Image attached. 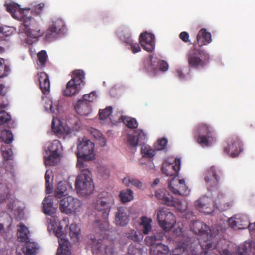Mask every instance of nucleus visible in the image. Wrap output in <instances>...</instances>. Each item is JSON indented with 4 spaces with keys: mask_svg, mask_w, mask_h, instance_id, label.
Segmentation results:
<instances>
[{
    "mask_svg": "<svg viewBox=\"0 0 255 255\" xmlns=\"http://www.w3.org/2000/svg\"><path fill=\"white\" fill-rule=\"evenodd\" d=\"M191 229L199 236V243L202 250L200 255H219L216 249L217 239L212 234L209 226L203 222L195 221L192 223Z\"/></svg>",
    "mask_w": 255,
    "mask_h": 255,
    "instance_id": "obj_1",
    "label": "nucleus"
},
{
    "mask_svg": "<svg viewBox=\"0 0 255 255\" xmlns=\"http://www.w3.org/2000/svg\"><path fill=\"white\" fill-rule=\"evenodd\" d=\"M193 133L197 142L203 147L211 145L216 138L214 128L204 123H201L196 126Z\"/></svg>",
    "mask_w": 255,
    "mask_h": 255,
    "instance_id": "obj_2",
    "label": "nucleus"
},
{
    "mask_svg": "<svg viewBox=\"0 0 255 255\" xmlns=\"http://www.w3.org/2000/svg\"><path fill=\"white\" fill-rule=\"evenodd\" d=\"M79 141L76 154L77 157V167L81 169L85 167L84 161L91 160L94 158L95 145L86 138H83L82 140H79Z\"/></svg>",
    "mask_w": 255,
    "mask_h": 255,
    "instance_id": "obj_3",
    "label": "nucleus"
},
{
    "mask_svg": "<svg viewBox=\"0 0 255 255\" xmlns=\"http://www.w3.org/2000/svg\"><path fill=\"white\" fill-rule=\"evenodd\" d=\"M81 173L75 181V189L77 193L82 196L90 195L94 190V185L90 177L91 172L87 168H82Z\"/></svg>",
    "mask_w": 255,
    "mask_h": 255,
    "instance_id": "obj_4",
    "label": "nucleus"
},
{
    "mask_svg": "<svg viewBox=\"0 0 255 255\" xmlns=\"http://www.w3.org/2000/svg\"><path fill=\"white\" fill-rule=\"evenodd\" d=\"M114 204L113 196L107 192H103L98 196L96 201L93 203L92 207L101 214L103 219H107Z\"/></svg>",
    "mask_w": 255,
    "mask_h": 255,
    "instance_id": "obj_5",
    "label": "nucleus"
},
{
    "mask_svg": "<svg viewBox=\"0 0 255 255\" xmlns=\"http://www.w3.org/2000/svg\"><path fill=\"white\" fill-rule=\"evenodd\" d=\"M187 61L190 67L199 69L204 68L208 63L209 54L203 50L198 49L195 45L187 54Z\"/></svg>",
    "mask_w": 255,
    "mask_h": 255,
    "instance_id": "obj_6",
    "label": "nucleus"
},
{
    "mask_svg": "<svg viewBox=\"0 0 255 255\" xmlns=\"http://www.w3.org/2000/svg\"><path fill=\"white\" fill-rule=\"evenodd\" d=\"M85 73L81 70H75L72 72V78L66 85L63 92L64 96L70 97L78 93L84 85Z\"/></svg>",
    "mask_w": 255,
    "mask_h": 255,
    "instance_id": "obj_7",
    "label": "nucleus"
},
{
    "mask_svg": "<svg viewBox=\"0 0 255 255\" xmlns=\"http://www.w3.org/2000/svg\"><path fill=\"white\" fill-rule=\"evenodd\" d=\"M223 175L222 170L215 166H211L205 172L204 180L209 190L218 188Z\"/></svg>",
    "mask_w": 255,
    "mask_h": 255,
    "instance_id": "obj_8",
    "label": "nucleus"
},
{
    "mask_svg": "<svg viewBox=\"0 0 255 255\" xmlns=\"http://www.w3.org/2000/svg\"><path fill=\"white\" fill-rule=\"evenodd\" d=\"M243 150L242 141L236 135L229 137L224 145V152L232 157H237Z\"/></svg>",
    "mask_w": 255,
    "mask_h": 255,
    "instance_id": "obj_9",
    "label": "nucleus"
},
{
    "mask_svg": "<svg viewBox=\"0 0 255 255\" xmlns=\"http://www.w3.org/2000/svg\"><path fill=\"white\" fill-rule=\"evenodd\" d=\"M157 220L159 226L164 230H169L176 223L175 217L167 208H162L157 213Z\"/></svg>",
    "mask_w": 255,
    "mask_h": 255,
    "instance_id": "obj_10",
    "label": "nucleus"
},
{
    "mask_svg": "<svg viewBox=\"0 0 255 255\" xmlns=\"http://www.w3.org/2000/svg\"><path fill=\"white\" fill-rule=\"evenodd\" d=\"M61 143L58 140H54L47 147V157H45L44 163L46 166H54L60 159Z\"/></svg>",
    "mask_w": 255,
    "mask_h": 255,
    "instance_id": "obj_11",
    "label": "nucleus"
},
{
    "mask_svg": "<svg viewBox=\"0 0 255 255\" xmlns=\"http://www.w3.org/2000/svg\"><path fill=\"white\" fill-rule=\"evenodd\" d=\"M81 206L79 200L71 196L64 197L59 201V209L66 214H71L79 211Z\"/></svg>",
    "mask_w": 255,
    "mask_h": 255,
    "instance_id": "obj_12",
    "label": "nucleus"
},
{
    "mask_svg": "<svg viewBox=\"0 0 255 255\" xmlns=\"http://www.w3.org/2000/svg\"><path fill=\"white\" fill-rule=\"evenodd\" d=\"M5 6L6 10L14 18L23 22L27 25L30 19L26 16L31 12L30 8H21L19 5L14 2L7 3Z\"/></svg>",
    "mask_w": 255,
    "mask_h": 255,
    "instance_id": "obj_13",
    "label": "nucleus"
},
{
    "mask_svg": "<svg viewBox=\"0 0 255 255\" xmlns=\"http://www.w3.org/2000/svg\"><path fill=\"white\" fill-rule=\"evenodd\" d=\"M26 17L30 19L27 25L22 22L24 27L23 29L24 31L27 35L28 39L31 38L34 39V41H37L43 34V32L40 30L37 22L31 16V13Z\"/></svg>",
    "mask_w": 255,
    "mask_h": 255,
    "instance_id": "obj_14",
    "label": "nucleus"
},
{
    "mask_svg": "<svg viewBox=\"0 0 255 255\" xmlns=\"http://www.w3.org/2000/svg\"><path fill=\"white\" fill-rule=\"evenodd\" d=\"M101 239L91 237L90 245L93 254L113 255L114 249L111 246L106 245Z\"/></svg>",
    "mask_w": 255,
    "mask_h": 255,
    "instance_id": "obj_15",
    "label": "nucleus"
},
{
    "mask_svg": "<svg viewBox=\"0 0 255 255\" xmlns=\"http://www.w3.org/2000/svg\"><path fill=\"white\" fill-rule=\"evenodd\" d=\"M168 188L170 191L175 194L186 196L189 194L190 190L183 179H180L178 176L173 177L168 183Z\"/></svg>",
    "mask_w": 255,
    "mask_h": 255,
    "instance_id": "obj_16",
    "label": "nucleus"
},
{
    "mask_svg": "<svg viewBox=\"0 0 255 255\" xmlns=\"http://www.w3.org/2000/svg\"><path fill=\"white\" fill-rule=\"evenodd\" d=\"M214 206L221 211L230 209L234 205V199L231 197L226 196L223 193H219L213 201Z\"/></svg>",
    "mask_w": 255,
    "mask_h": 255,
    "instance_id": "obj_17",
    "label": "nucleus"
},
{
    "mask_svg": "<svg viewBox=\"0 0 255 255\" xmlns=\"http://www.w3.org/2000/svg\"><path fill=\"white\" fill-rule=\"evenodd\" d=\"M54 232L55 236L59 239V247L57 249L56 255H68L70 243L68 240L62 237L63 236L62 227H58Z\"/></svg>",
    "mask_w": 255,
    "mask_h": 255,
    "instance_id": "obj_18",
    "label": "nucleus"
},
{
    "mask_svg": "<svg viewBox=\"0 0 255 255\" xmlns=\"http://www.w3.org/2000/svg\"><path fill=\"white\" fill-rule=\"evenodd\" d=\"M140 44L143 49L148 52H152L155 48V36L150 33L145 32L139 37Z\"/></svg>",
    "mask_w": 255,
    "mask_h": 255,
    "instance_id": "obj_19",
    "label": "nucleus"
},
{
    "mask_svg": "<svg viewBox=\"0 0 255 255\" xmlns=\"http://www.w3.org/2000/svg\"><path fill=\"white\" fill-rule=\"evenodd\" d=\"M180 163L179 158H175L172 163H164L161 168L162 172L168 176H177L180 168Z\"/></svg>",
    "mask_w": 255,
    "mask_h": 255,
    "instance_id": "obj_20",
    "label": "nucleus"
},
{
    "mask_svg": "<svg viewBox=\"0 0 255 255\" xmlns=\"http://www.w3.org/2000/svg\"><path fill=\"white\" fill-rule=\"evenodd\" d=\"M156 197L160 200L161 203L168 206L176 207L179 204V201L169 194L168 191L164 189H159L156 193Z\"/></svg>",
    "mask_w": 255,
    "mask_h": 255,
    "instance_id": "obj_21",
    "label": "nucleus"
},
{
    "mask_svg": "<svg viewBox=\"0 0 255 255\" xmlns=\"http://www.w3.org/2000/svg\"><path fill=\"white\" fill-rule=\"evenodd\" d=\"M213 202L211 198L204 196L197 200L195 205L200 212L209 214L213 211Z\"/></svg>",
    "mask_w": 255,
    "mask_h": 255,
    "instance_id": "obj_22",
    "label": "nucleus"
},
{
    "mask_svg": "<svg viewBox=\"0 0 255 255\" xmlns=\"http://www.w3.org/2000/svg\"><path fill=\"white\" fill-rule=\"evenodd\" d=\"M129 221V216L128 215L126 209L123 207L117 208L115 213L114 222L116 225L121 227L126 226Z\"/></svg>",
    "mask_w": 255,
    "mask_h": 255,
    "instance_id": "obj_23",
    "label": "nucleus"
},
{
    "mask_svg": "<svg viewBox=\"0 0 255 255\" xmlns=\"http://www.w3.org/2000/svg\"><path fill=\"white\" fill-rule=\"evenodd\" d=\"M135 135L128 134V144L135 147L138 143H143L146 139V135L142 130H137Z\"/></svg>",
    "mask_w": 255,
    "mask_h": 255,
    "instance_id": "obj_24",
    "label": "nucleus"
},
{
    "mask_svg": "<svg viewBox=\"0 0 255 255\" xmlns=\"http://www.w3.org/2000/svg\"><path fill=\"white\" fill-rule=\"evenodd\" d=\"M51 128L52 131L59 137H64L69 133V131L62 125L60 120L54 117L52 119Z\"/></svg>",
    "mask_w": 255,
    "mask_h": 255,
    "instance_id": "obj_25",
    "label": "nucleus"
},
{
    "mask_svg": "<svg viewBox=\"0 0 255 255\" xmlns=\"http://www.w3.org/2000/svg\"><path fill=\"white\" fill-rule=\"evenodd\" d=\"M30 232L28 228L22 223L17 225V237L19 242L27 243L29 241Z\"/></svg>",
    "mask_w": 255,
    "mask_h": 255,
    "instance_id": "obj_26",
    "label": "nucleus"
},
{
    "mask_svg": "<svg viewBox=\"0 0 255 255\" xmlns=\"http://www.w3.org/2000/svg\"><path fill=\"white\" fill-rule=\"evenodd\" d=\"M40 88L44 95H47L50 92V81L48 75L44 72H40L38 74Z\"/></svg>",
    "mask_w": 255,
    "mask_h": 255,
    "instance_id": "obj_27",
    "label": "nucleus"
},
{
    "mask_svg": "<svg viewBox=\"0 0 255 255\" xmlns=\"http://www.w3.org/2000/svg\"><path fill=\"white\" fill-rule=\"evenodd\" d=\"M211 41V34L206 29L202 28L198 32L197 35V44L199 47L207 45Z\"/></svg>",
    "mask_w": 255,
    "mask_h": 255,
    "instance_id": "obj_28",
    "label": "nucleus"
},
{
    "mask_svg": "<svg viewBox=\"0 0 255 255\" xmlns=\"http://www.w3.org/2000/svg\"><path fill=\"white\" fill-rule=\"evenodd\" d=\"M42 205V211L45 215L52 216L56 212V208L53 207V200L49 196L44 199Z\"/></svg>",
    "mask_w": 255,
    "mask_h": 255,
    "instance_id": "obj_29",
    "label": "nucleus"
},
{
    "mask_svg": "<svg viewBox=\"0 0 255 255\" xmlns=\"http://www.w3.org/2000/svg\"><path fill=\"white\" fill-rule=\"evenodd\" d=\"M144 68L146 71L154 74L157 70V59L149 56L144 61Z\"/></svg>",
    "mask_w": 255,
    "mask_h": 255,
    "instance_id": "obj_30",
    "label": "nucleus"
},
{
    "mask_svg": "<svg viewBox=\"0 0 255 255\" xmlns=\"http://www.w3.org/2000/svg\"><path fill=\"white\" fill-rule=\"evenodd\" d=\"M76 112L82 116H87L91 111L90 106L87 102L79 100L74 106Z\"/></svg>",
    "mask_w": 255,
    "mask_h": 255,
    "instance_id": "obj_31",
    "label": "nucleus"
},
{
    "mask_svg": "<svg viewBox=\"0 0 255 255\" xmlns=\"http://www.w3.org/2000/svg\"><path fill=\"white\" fill-rule=\"evenodd\" d=\"M68 184L66 182L60 181L58 182L57 187L54 190V196L56 199H61L66 197L68 195L67 186Z\"/></svg>",
    "mask_w": 255,
    "mask_h": 255,
    "instance_id": "obj_32",
    "label": "nucleus"
},
{
    "mask_svg": "<svg viewBox=\"0 0 255 255\" xmlns=\"http://www.w3.org/2000/svg\"><path fill=\"white\" fill-rule=\"evenodd\" d=\"M14 31L15 29L12 27L8 26H0V39L8 41V40L6 39V38L10 36Z\"/></svg>",
    "mask_w": 255,
    "mask_h": 255,
    "instance_id": "obj_33",
    "label": "nucleus"
},
{
    "mask_svg": "<svg viewBox=\"0 0 255 255\" xmlns=\"http://www.w3.org/2000/svg\"><path fill=\"white\" fill-rule=\"evenodd\" d=\"M252 242H245L244 244L240 245L238 248V255H249L252 249Z\"/></svg>",
    "mask_w": 255,
    "mask_h": 255,
    "instance_id": "obj_34",
    "label": "nucleus"
},
{
    "mask_svg": "<svg viewBox=\"0 0 255 255\" xmlns=\"http://www.w3.org/2000/svg\"><path fill=\"white\" fill-rule=\"evenodd\" d=\"M103 219V221L100 220L95 221L93 225L95 228L98 229L101 232H107L110 228L108 218Z\"/></svg>",
    "mask_w": 255,
    "mask_h": 255,
    "instance_id": "obj_35",
    "label": "nucleus"
},
{
    "mask_svg": "<svg viewBox=\"0 0 255 255\" xmlns=\"http://www.w3.org/2000/svg\"><path fill=\"white\" fill-rule=\"evenodd\" d=\"M69 235L73 242L77 243L79 241L80 229L76 224H71Z\"/></svg>",
    "mask_w": 255,
    "mask_h": 255,
    "instance_id": "obj_36",
    "label": "nucleus"
},
{
    "mask_svg": "<svg viewBox=\"0 0 255 255\" xmlns=\"http://www.w3.org/2000/svg\"><path fill=\"white\" fill-rule=\"evenodd\" d=\"M151 222L152 220L150 218L144 216L141 218L140 225L142 227V232L143 234L146 235L151 231L152 228Z\"/></svg>",
    "mask_w": 255,
    "mask_h": 255,
    "instance_id": "obj_37",
    "label": "nucleus"
},
{
    "mask_svg": "<svg viewBox=\"0 0 255 255\" xmlns=\"http://www.w3.org/2000/svg\"><path fill=\"white\" fill-rule=\"evenodd\" d=\"M60 34L61 33L57 29H55L54 26L50 25L46 32L45 38L46 40L51 41L57 38Z\"/></svg>",
    "mask_w": 255,
    "mask_h": 255,
    "instance_id": "obj_38",
    "label": "nucleus"
},
{
    "mask_svg": "<svg viewBox=\"0 0 255 255\" xmlns=\"http://www.w3.org/2000/svg\"><path fill=\"white\" fill-rule=\"evenodd\" d=\"M124 236L135 242H140L142 239L141 235L133 229H130L126 232L124 233Z\"/></svg>",
    "mask_w": 255,
    "mask_h": 255,
    "instance_id": "obj_39",
    "label": "nucleus"
},
{
    "mask_svg": "<svg viewBox=\"0 0 255 255\" xmlns=\"http://www.w3.org/2000/svg\"><path fill=\"white\" fill-rule=\"evenodd\" d=\"M26 244L25 251L24 254L25 255H35L38 249L37 244L34 242L28 241Z\"/></svg>",
    "mask_w": 255,
    "mask_h": 255,
    "instance_id": "obj_40",
    "label": "nucleus"
},
{
    "mask_svg": "<svg viewBox=\"0 0 255 255\" xmlns=\"http://www.w3.org/2000/svg\"><path fill=\"white\" fill-rule=\"evenodd\" d=\"M121 200L123 203H127L130 201L133 198V192L129 189L123 190L119 195Z\"/></svg>",
    "mask_w": 255,
    "mask_h": 255,
    "instance_id": "obj_41",
    "label": "nucleus"
},
{
    "mask_svg": "<svg viewBox=\"0 0 255 255\" xmlns=\"http://www.w3.org/2000/svg\"><path fill=\"white\" fill-rule=\"evenodd\" d=\"M52 22V23L50 25L51 26H54L60 33L63 32L65 24L63 19L59 17H55L53 18Z\"/></svg>",
    "mask_w": 255,
    "mask_h": 255,
    "instance_id": "obj_42",
    "label": "nucleus"
},
{
    "mask_svg": "<svg viewBox=\"0 0 255 255\" xmlns=\"http://www.w3.org/2000/svg\"><path fill=\"white\" fill-rule=\"evenodd\" d=\"M154 252H156V255H167L169 253V248L168 246L161 243H157L155 247H152Z\"/></svg>",
    "mask_w": 255,
    "mask_h": 255,
    "instance_id": "obj_43",
    "label": "nucleus"
},
{
    "mask_svg": "<svg viewBox=\"0 0 255 255\" xmlns=\"http://www.w3.org/2000/svg\"><path fill=\"white\" fill-rule=\"evenodd\" d=\"M52 173V170H47L45 174V191L47 194L52 193L53 190L52 183H50V177Z\"/></svg>",
    "mask_w": 255,
    "mask_h": 255,
    "instance_id": "obj_44",
    "label": "nucleus"
},
{
    "mask_svg": "<svg viewBox=\"0 0 255 255\" xmlns=\"http://www.w3.org/2000/svg\"><path fill=\"white\" fill-rule=\"evenodd\" d=\"M1 150L3 158L5 160L12 159L13 153L11 148L9 147V145H1Z\"/></svg>",
    "mask_w": 255,
    "mask_h": 255,
    "instance_id": "obj_45",
    "label": "nucleus"
},
{
    "mask_svg": "<svg viewBox=\"0 0 255 255\" xmlns=\"http://www.w3.org/2000/svg\"><path fill=\"white\" fill-rule=\"evenodd\" d=\"M123 182L124 184L128 186L133 185L138 188H140L142 187V183L139 180L133 178L125 177L123 179Z\"/></svg>",
    "mask_w": 255,
    "mask_h": 255,
    "instance_id": "obj_46",
    "label": "nucleus"
},
{
    "mask_svg": "<svg viewBox=\"0 0 255 255\" xmlns=\"http://www.w3.org/2000/svg\"><path fill=\"white\" fill-rule=\"evenodd\" d=\"M141 152L143 156L146 158H152L155 154V150L152 149L150 146H142Z\"/></svg>",
    "mask_w": 255,
    "mask_h": 255,
    "instance_id": "obj_47",
    "label": "nucleus"
},
{
    "mask_svg": "<svg viewBox=\"0 0 255 255\" xmlns=\"http://www.w3.org/2000/svg\"><path fill=\"white\" fill-rule=\"evenodd\" d=\"M13 134L8 130H3L1 134V139L6 144H9L13 140Z\"/></svg>",
    "mask_w": 255,
    "mask_h": 255,
    "instance_id": "obj_48",
    "label": "nucleus"
},
{
    "mask_svg": "<svg viewBox=\"0 0 255 255\" xmlns=\"http://www.w3.org/2000/svg\"><path fill=\"white\" fill-rule=\"evenodd\" d=\"M112 107H108L104 110H100L99 112V118L101 120L107 119L112 113Z\"/></svg>",
    "mask_w": 255,
    "mask_h": 255,
    "instance_id": "obj_49",
    "label": "nucleus"
},
{
    "mask_svg": "<svg viewBox=\"0 0 255 255\" xmlns=\"http://www.w3.org/2000/svg\"><path fill=\"white\" fill-rule=\"evenodd\" d=\"M37 57L41 67H45L48 58L46 52L45 50H41L37 54Z\"/></svg>",
    "mask_w": 255,
    "mask_h": 255,
    "instance_id": "obj_50",
    "label": "nucleus"
},
{
    "mask_svg": "<svg viewBox=\"0 0 255 255\" xmlns=\"http://www.w3.org/2000/svg\"><path fill=\"white\" fill-rule=\"evenodd\" d=\"M124 123L126 126L130 128H136L138 126V124L134 118L128 117L124 119Z\"/></svg>",
    "mask_w": 255,
    "mask_h": 255,
    "instance_id": "obj_51",
    "label": "nucleus"
},
{
    "mask_svg": "<svg viewBox=\"0 0 255 255\" xmlns=\"http://www.w3.org/2000/svg\"><path fill=\"white\" fill-rule=\"evenodd\" d=\"M143 253L142 249L130 245L128 248V255H143Z\"/></svg>",
    "mask_w": 255,
    "mask_h": 255,
    "instance_id": "obj_52",
    "label": "nucleus"
},
{
    "mask_svg": "<svg viewBox=\"0 0 255 255\" xmlns=\"http://www.w3.org/2000/svg\"><path fill=\"white\" fill-rule=\"evenodd\" d=\"M45 108L46 111L50 110L51 113H56V112H58V107L56 104H53L52 101L48 100L45 103Z\"/></svg>",
    "mask_w": 255,
    "mask_h": 255,
    "instance_id": "obj_53",
    "label": "nucleus"
},
{
    "mask_svg": "<svg viewBox=\"0 0 255 255\" xmlns=\"http://www.w3.org/2000/svg\"><path fill=\"white\" fill-rule=\"evenodd\" d=\"M11 120V116L4 111H0V124L7 123Z\"/></svg>",
    "mask_w": 255,
    "mask_h": 255,
    "instance_id": "obj_54",
    "label": "nucleus"
},
{
    "mask_svg": "<svg viewBox=\"0 0 255 255\" xmlns=\"http://www.w3.org/2000/svg\"><path fill=\"white\" fill-rule=\"evenodd\" d=\"M94 136L96 138L99 139L101 141L100 144L101 146H104L106 145V139L103 137V135L97 130L94 129L93 131Z\"/></svg>",
    "mask_w": 255,
    "mask_h": 255,
    "instance_id": "obj_55",
    "label": "nucleus"
},
{
    "mask_svg": "<svg viewBox=\"0 0 255 255\" xmlns=\"http://www.w3.org/2000/svg\"><path fill=\"white\" fill-rule=\"evenodd\" d=\"M96 98L97 96L94 92H92L89 94H85L83 97V101L86 102H93L96 99Z\"/></svg>",
    "mask_w": 255,
    "mask_h": 255,
    "instance_id": "obj_56",
    "label": "nucleus"
},
{
    "mask_svg": "<svg viewBox=\"0 0 255 255\" xmlns=\"http://www.w3.org/2000/svg\"><path fill=\"white\" fill-rule=\"evenodd\" d=\"M154 235H152L151 236L146 237L145 239V242L147 245L153 247L154 245H156V239H155Z\"/></svg>",
    "mask_w": 255,
    "mask_h": 255,
    "instance_id": "obj_57",
    "label": "nucleus"
},
{
    "mask_svg": "<svg viewBox=\"0 0 255 255\" xmlns=\"http://www.w3.org/2000/svg\"><path fill=\"white\" fill-rule=\"evenodd\" d=\"M159 66V69L162 71H165L168 68V65L167 63L164 60L159 61L157 59V66Z\"/></svg>",
    "mask_w": 255,
    "mask_h": 255,
    "instance_id": "obj_58",
    "label": "nucleus"
},
{
    "mask_svg": "<svg viewBox=\"0 0 255 255\" xmlns=\"http://www.w3.org/2000/svg\"><path fill=\"white\" fill-rule=\"evenodd\" d=\"M10 46V43L9 41L2 40L1 41L0 44V54L3 53L5 51V48H8Z\"/></svg>",
    "mask_w": 255,
    "mask_h": 255,
    "instance_id": "obj_59",
    "label": "nucleus"
},
{
    "mask_svg": "<svg viewBox=\"0 0 255 255\" xmlns=\"http://www.w3.org/2000/svg\"><path fill=\"white\" fill-rule=\"evenodd\" d=\"M130 45V50L133 54L137 53L141 51L140 47L139 44L137 43H131Z\"/></svg>",
    "mask_w": 255,
    "mask_h": 255,
    "instance_id": "obj_60",
    "label": "nucleus"
},
{
    "mask_svg": "<svg viewBox=\"0 0 255 255\" xmlns=\"http://www.w3.org/2000/svg\"><path fill=\"white\" fill-rule=\"evenodd\" d=\"M157 143L158 144V147L157 148L158 150H162L166 146L167 143V140L166 138H163L158 140Z\"/></svg>",
    "mask_w": 255,
    "mask_h": 255,
    "instance_id": "obj_61",
    "label": "nucleus"
},
{
    "mask_svg": "<svg viewBox=\"0 0 255 255\" xmlns=\"http://www.w3.org/2000/svg\"><path fill=\"white\" fill-rule=\"evenodd\" d=\"M179 38L184 42H188L189 41V35L188 32L186 31L181 32L179 34Z\"/></svg>",
    "mask_w": 255,
    "mask_h": 255,
    "instance_id": "obj_62",
    "label": "nucleus"
},
{
    "mask_svg": "<svg viewBox=\"0 0 255 255\" xmlns=\"http://www.w3.org/2000/svg\"><path fill=\"white\" fill-rule=\"evenodd\" d=\"M44 5V3H40L35 6L34 11L37 15H40L41 13Z\"/></svg>",
    "mask_w": 255,
    "mask_h": 255,
    "instance_id": "obj_63",
    "label": "nucleus"
},
{
    "mask_svg": "<svg viewBox=\"0 0 255 255\" xmlns=\"http://www.w3.org/2000/svg\"><path fill=\"white\" fill-rule=\"evenodd\" d=\"M229 224L230 226L232 228H239L238 224H239V221L235 220L233 218H230L229 219L228 221Z\"/></svg>",
    "mask_w": 255,
    "mask_h": 255,
    "instance_id": "obj_64",
    "label": "nucleus"
}]
</instances>
